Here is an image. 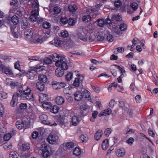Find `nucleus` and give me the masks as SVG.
Segmentation results:
<instances>
[{"label":"nucleus","mask_w":158,"mask_h":158,"mask_svg":"<svg viewBox=\"0 0 158 158\" xmlns=\"http://www.w3.org/2000/svg\"><path fill=\"white\" fill-rule=\"evenodd\" d=\"M27 0H20V3L26 1L27 2ZM28 2H30L32 7L35 8L33 9L31 13L30 20L32 22L36 21L39 16V4L37 0H28Z\"/></svg>","instance_id":"obj_1"},{"label":"nucleus","mask_w":158,"mask_h":158,"mask_svg":"<svg viewBox=\"0 0 158 158\" xmlns=\"http://www.w3.org/2000/svg\"><path fill=\"white\" fill-rule=\"evenodd\" d=\"M20 99L33 100V97L30 88L26 85H20Z\"/></svg>","instance_id":"obj_2"},{"label":"nucleus","mask_w":158,"mask_h":158,"mask_svg":"<svg viewBox=\"0 0 158 158\" xmlns=\"http://www.w3.org/2000/svg\"><path fill=\"white\" fill-rule=\"evenodd\" d=\"M55 64L57 67H60V68L64 70H67L69 67L67 61L64 57H60V59L56 61Z\"/></svg>","instance_id":"obj_3"},{"label":"nucleus","mask_w":158,"mask_h":158,"mask_svg":"<svg viewBox=\"0 0 158 158\" xmlns=\"http://www.w3.org/2000/svg\"><path fill=\"white\" fill-rule=\"evenodd\" d=\"M39 118L41 123L43 124L49 125L50 126H56L57 125V124L55 122L52 123L51 122L48 120V117L47 115L45 114L41 115L39 117Z\"/></svg>","instance_id":"obj_4"},{"label":"nucleus","mask_w":158,"mask_h":158,"mask_svg":"<svg viewBox=\"0 0 158 158\" xmlns=\"http://www.w3.org/2000/svg\"><path fill=\"white\" fill-rule=\"evenodd\" d=\"M0 71H2V73L7 75L12 76L13 75V73L11 69L9 67L6 66L3 64H2L1 61H0Z\"/></svg>","instance_id":"obj_5"},{"label":"nucleus","mask_w":158,"mask_h":158,"mask_svg":"<svg viewBox=\"0 0 158 158\" xmlns=\"http://www.w3.org/2000/svg\"><path fill=\"white\" fill-rule=\"evenodd\" d=\"M42 155L43 158H49L51 154L47 144H44L42 145Z\"/></svg>","instance_id":"obj_6"},{"label":"nucleus","mask_w":158,"mask_h":158,"mask_svg":"<svg viewBox=\"0 0 158 158\" xmlns=\"http://www.w3.org/2000/svg\"><path fill=\"white\" fill-rule=\"evenodd\" d=\"M48 142L50 144L57 143L59 141L58 137L55 134H51L47 139Z\"/></svg>","instance_id":"obj_7"},{"label":"nucleus","mask_w":158,"mask_h":158,"mask_svg":"<svg viewBox=\"0 0 158 158\" xmlns=\"http://www.w3.org/2000/svg\"><path fill=\"white\" fill-rule=\"evenodd\" d=\"M77 73H78V74L77 73L78 77L75 78L73 85V86L77 87L80 85V81H82L84 79L83 75L80 74L78 72Z\"/></svg>","instance_id":"obj_8"},{"label":"nucleus","mask_w":158,"mask_h":158,"mask_svg":"<svg viewBox=\"0 0 158 158\" xmlns=\"http://www.w3.org/2000/svg\"><path fill=\"white\" fill-rule=\"evenodd\" d=\"M19 95L18 93L16 92L13 94L12 99L10 103V106H11L15 107L17 105Z\"/></svg>","instance_id":"obj_9"},{"label":"nucleus","mask_w":158,"mask_h":158,"mask_svg":"<svg viewBox=\"0 0 158 158\" xmlns=\"http://www.w3.org/2000/svg\"><path fill=\"white\" fill-rule=\"evenodd\" d=\"M78 117L77 116H74L73 117L72 119V123L73 125L76 126L79 123V118L82 117L83 115V114L82 112L80 114L77 115Z\"/></svg>","instance_id":"obj_10"},{"label":"nucleus","mask_w":158,"mask_h":158,"mask_svg":"<svg viewBox=\"0 0 158 158\" xmlns=\"http://www.w3.org/2000/svg\"><path fill=\"white\" fill-rule=\"evenodd\" d=\"M74 96L75 100L79 101L82 99L84 96L83 95L81 90H78L75 92L74 94Z\"/></svg>","instance_id":"obj_11"},{"label":"nucleus","mask_w":158,"mask_h":158,"mask_svg":"<svg viewBox=\"0 0 158 158\" xmlns=\"http://www.w3.org/2000/svg\"><path fill=\"white\" fill-rule=\"evenodd\" d=\"M76 36L79 39L84 42L87 41L88 40L86 35L82 31L77 32L76 34Z\"/></svg>","instance_id":"obj_12"},{"label":"nucleus","mask_w":158,"mask_h":158,"mask_svg":"<svg viewBox=\"0 0 158 158\" xmlns=\"http://www.w3.org/2000/svg\"><path fill=\"white\" fill-rule=\"evenodd\" d=\"M30 125V123L28 119L27 118H25L24 120H23L20 123V129L23 127L27 128L29 127Z\"/></svg>","instance_id":"obj_13"},{"label":"nucleus","mask_w":158,"mask_h":158,"mask_svg":"<svg viewBox=\"0 0 158 158\" xmlns=\"http://www.w3.org/2000/svg\"><path fill=\"white\" fill-rule=\"evenodd\" d=\"M52 85H56L57 86L56 89H60L64 87L65 86V83L64 82H57L56 81H54L52 82Z\"/></svg>","instance_id":"obj_14"},{"label":"nucleus","mask_w":158,"mask_h":158,"mask_svg":"<svg viewBox=\"0 0 158 158\" xmlns=\"http://www.w3.org/2000/svg\"><path fill=\"white\" fill-rule=\"evenodd\" d=\"M36 72L34 70H32L27 73V76L29 78L33 80L34 79L35 76L36 75Z\"/></svg>","instance_id":"obj_15"},{"label":"nucleus","mask_w":158,"mask_h":158,"mask_svg":"<svg viewBox=\"0 0 158 158\" xmlns=\"http://www.w3.org/2000/svg\"><path fill=\"white\" fill-rule=\"evenodd\" d=\"M73 42L70 40H68L63 42V46L66 48H69L73 46Z\"/></svg>","instance_id":"obj_16"},{"label":"nucleus","mask_w":158,"mask_h":158,"mask_svg":"<svg viewBox=\"0 0 158 158\" xmlns=\"http://www.w3.org/2000/svg\"><path fill=\"white\" fill-rule=\"evenodd\" d=\"M24 35L28 39H31L33 37V32L30 29L26 30L24 32Z\"/></svg>","instance_id":"obj_17"},{"label":"nucleus","mask_w":158,"mask_h":158,"mask_svg":"<svg viewBox=\"0 0 158 158\" xmlns=\"http://www.w3.org/2000/svg\"><path fill=\"white\" fill-rule=\"evenodd\" d=\"M64 70L60 68H57L55 71V75L57 77H61L64 74Z\"/></svg>","instance_id":"obj_18"},{"label":"nucleus","mask_w":158,"mask_h":158,"mask_svg":"<svg viewBox=\"0 0 158 158\" xmlns=\"http://www.w3.org/2000/svg\"><path fill=\"white\" fill-rule=\"evenodd\" d=\"M39 96V100L42 103L46 101L48 98V96L46 94H40Z\"/></svg>","instance_id":"obj_19"},{"label":"nucleus","mask_w":158,"mask_h":158,"mask_svg":"<svg viewBox=\"0 0 158 158\" xmlns=\"http://www.w3.org/2000/svg\"><path fill=\"white\" fill-rule=\"evenodd\" d=\"M11 31L13 34V35L15 37L18 38L20 35L19 29V28L18 27H15L13 28V30L11 29Z\"/></svg>","instance_id":"obj_20"},{"label":"nucleus","mask_w":158,"mask_h":158,"mask_svg":"<svg viewBox=\"0 0 158 158\" xmlns=\"http://www.w3.org/2000/svg\"><path fill=\"white\" fill-rule=\"evenodd\" d=\"M50 43L51 44L56 47L60 46L61 45V42L57 38H55L53 40L51 41Z\"/></svg>","instance_id":"obj_21"},{"label":"nucleus","mask_w":158,"mask_h":158,"mask_svg":"<svg viewBox=\"0 0 158 158\" xmlns=\"http://www.w3.org/2000/svg\"><path fill=\"white\" fill-rule=\"evenodd\" d=\"M103 134L102 131L100 130L97 131L95 133L94 136V139L96 140H98L102 136Z\"/></svg>","instance_id":"obj_22"},{"label":"nucleus","mask_w":158,"mask_h":158,"mask_svg":"<svg viewBox=\"0 0 158 158\" xmlns=\"http://www.w3.org/2000/svg\"><path fill=\"white\" fill-rule=\"evenodd\" d=\"M55 102L57 105H61L64 103V100L62 96H58L56 98Z\"/></svg>","instance_id":"obj_23"},{"label":"nucleus","mask_w":158,"mask_h":158,"mask_svg":"<svg viewBox=\"0 0 158 158\" xmlns=\"http://www.w3.org/2000/svg\"><path fill=\"white\" fill-rule=\"evenodd\" d=\"M38 79L40 82L44 83L47 82L48 80L47 76L43 74L40 75L39 76Z\"/></svg>","instance_id":"obj_24"},{"label":"nucleus","mask_w":158,"mask_h":158,"mask_svg":"<svg viewBox=\"0 0 158 158\" xmlns=\"http://www.w3.org/2000/svg\"><path fill=\"white\" fill-rule=\"evenodd\" d=\"M36 87L39 90L43 91L44 89V83L39 82L36 84Z\"/></svg>","instance_id":"obj_25"},{"label":"nucleus","mask_w":158,"mask_h":158,"mask_svg":"<svg viewBox=\"0 0 158 158\" xmlns=\"http://www.w3.org/2000/svg\"><path fill=\"white\" fill-rule=\"evenodd\" d=\"M96 41H102L104 40V37L102 34L100 32H98L96 34Z\"/></svg>","instance_id":"obj_26"},{"label":"nucleus","mask_w":158,"mask_h":158,"mask_svg":"<svg viewBox=\"0 0 158 158\" xmlns=\"http://www.w3.org/2000/svg\"><path fill=\"white\" fill-rule=\"evenodd\" d=\"M79 139L82 143H86L88 140V137L85 134H82L80 136Z\"/></svg>","instance_id":"obj_27"},{"label":"nucleus","mask_w":158,"mask_h":158,"mask_svg":"<svg viewBox=\"0 0 158 158\" xmlns=\"http://www.w3.org/2000/svg\"><path fill=\"white\" fill-rule=\"evenodd\" d=\"M108 141L107 139L104 140L102 143V148L104 150H106L109 146Z\"/></svg>","instance_id":"obj_28"},{"label":"nucleus","mask_w":158,"mask_h":158,"mask_svg":"<svg viewBox=\"0 0 158 158\" xmlns=\"http://www.w3.org/2000/svg\"><path fill=\"white\" fill-rule=\"evenodd\" d=\"M81 151L79 147H76L73 152V154L76 156H78L81 154Z\"/></svg>","instance_id":"obj_29"},{"label":"nucleus","mask_w":158,"mask_h":158,"mask_svg":"<svg viewBox=\"0 0 158 158\" xmlns=\"http://www.w3.org/2000/svg\"><path fill=\"white\" fill-rule=\"evenodd\" d=\"M29 26V24L27 20L25 19L23 20V23L22 24V28L23 29H25Z\"/></svg>","instance_id":"obj_30"},{"label":"nucleus","mask_w":158,"mask_h":158,"mask_svg":"<svg viewBox=\"0 0 158 158\" xmlns=\"http://www.w3.org/2000/svg\"><path fill=\"white\" fill-rule=\"evenodd\" d=\"M11 21L14 25L17 24L19 22V18L16 15H15L11 17Z\"/></svg>","instance_id":"obj_31"},{"label":"nucleus","mask_w":158,"mask_h":158,"mask_svg":"<svg viewBox=\"0 0 158 158\" xmlns=\"http://www.w3.org/2000/svg\"><path fill=\"white\" fill-rule=\"evenodd\" d=\"M125 153V152L124 149H118L117 150L116 154L118 156L121 157L124 155Z\"/></svg>","instance_id":"obj_32"},{"label":"nucleus","mask_w":158,"mask_h":158,"mask_svg":"<svg viewBox=\"0 0 158 158\" xmlns=\"http://www.w3.org/2000/svg\"><path fill=\"white\" fill-rule=\"evenodd\" d=\"M127 27L126 23H122L119 25V29L121 31H125L127 30Z\"/></svg>","instance_id":"obj_33"},{"label":"nucleus","mask_w":158,"mask_h":158,"mask_svg":"<svg viewBox=\"0 0 158 158\" xmlns=\"http://www.w3.org/2000/svg\"><path fill=\"white\" fill-rule=\"evenodd\" d=\"M69 11L71 12H74L77 9V6L75 5H70L68 7Z\"/></svg>","instance_id":"obj_34"},{"label":"nucleus","mask_w":158,"mask_h":158,"mask_svg":"<svg viewBox=\"0 0 158 158\" xmlns=\"http://www.w3.org/2000/svg\"><path fill=\"white\" fill-rule=\"evenodd\" d=\"M10 84L12 88H16L18 90V91L19 92V93H20V87H19V83L18 82H12Z\"/></svg>","instance_id":"obj_35"},{"label":"nucleus","mask_w":158,"mask_h":158,"mask_svg":"<svg viewBox=\"0 0 158 158\" xmlns=\"http://www.w3.org/2000/svg\"><path fill=\"white\" fill-rule=\"evenodd\" d=\"M42 106L43 108L46 109H50L52 107L51 103L48 102H44L42 104Z\"/></svg>","instance_id":"obj_36"},{"label":"nucleus","mask_w":158,"mask_h":158,"mask_svg":"<svg viewBox=\"0 0 158 158\" xmlns=\"http://www.w3.org/2000/svg\"><path fill=\"white\" fill-rule=\"evenodd\" d=\"M117 68H116L115 66H114V65L111 66V68H110V71L114 77H115L117 75Z\"/></svg>","instance_id":"obj_37"},{"label":"nucleus","mask_w":158,"mask_h":158,"mask_svg":"<svg viewBox=\"0 0 158 158\" xmlns=\"http://www.w3.org/2000/svg\"><path fill=\"white\" fill-rule=\"evenodd\" d=\"M30 41L33 43L38 44L42 43L43 40L42 39L39 38H36L34 39L32 38L31 39Z\"/></svg>","instance_id":"obj_38"},{"label":"nucleus","mask_w":158,"mask_h":158,"mask_svg":"<svg viewBox=\"0 0 158 158\" xmlns=\"http://www.w3.org/2000/svg\"><path fill=\"white\" fill-rule=\"evenodd\" d=\"M12 146L11 143L9 142L5 143L3 145V148L7 150L10 149L12 148Z\"/></svg>","instance_id":"obj_39"},{"label":"nucleus","mask_w":158,"mask_h":158,"mask_svg":"<svg viewBox=\"0 0 158 158\" xmlns=\"http://www.w3.org/2000/svg\"><path fill=\"white\" fill-rule=\"evenodd\" d=\"M68 19L66 17H61L60 19V24L61 25H64L67 23Z\"/></svg>","instance_id":"obj_40"},{"label":"nucleus","mask_w":158,"mask_h":158,"mask_svg":"<svg viewBox=\"0 0 158 158\" xmlns=\"http://www.w3.org/2000/svg\"><path fill=\"white\" fill-rule=\"evenodd\" d=\"M59 108L57 106H54L52 107H51L50 109V112L53 113H57L59 111Z\"/></svg>","instance_id":"obj_41"},{"label":"nucleus","mask_w":158,"mask_h":158,"mask_svg":"<svg viewBox=\"0 0 158 158\" xmlns=\"http://www.w3.org/2000/svg\"><path fill=\"white\" fill-rule=\"evenodd\" d=\"M9 156L10 158H17L19 156V154L16 152L12 151L10 152Z\"/></svg>","instance_id":"obj_42"},{"label":"nucleus","mask_w":158,"mask_h":158,"mask_svg":"<svg viewBox=\"0 0 158 158\" xmlns=\"http://www.w3.org/2000/svg\"><path fill=\"white\" fill-rule=\"evenodd\" d=\"M30 145L29 143H25L23 144L22 148L24 151H25L29 150L30 148Z\"/></svg>","instance_id":"obj_43"},{"label":"nucleus","mask_w":158,"mask_h":158,"mask_svg":"<svg viewBox=\"0 0 158 158\" xmlns=\"http://www.w3.org/2000/svg\"><path fill=\"white\" fill-rule=\"evenodd\" d=\"M73 77V73L69 72L65 75V79L67 81H70Z\"/></svg>","instance_id":"obj_44"},{"label":"nucleus","mask_w":158,"mask_h":158,"mask_svg":"<svg viewBox=\"0 0 158 158\" xmlns=\"http://www.w3.org/2000/svg\"><path fill=\"white\" fill-rule=\"evenodd\" d=\"M81 91L83 94H85V98H88L90 97V93L88 90L84 89L83 91L81 90Z\"/></svg>","instance_id":"obj_45"},{"label":"nucleus","mask_w":158,"mask_h":158,"mask_svg":"<svg viewBox=\"0 0 158 158\" xmlns=\"http://www.w3.org/2000/svg\"><path fill=\"white\" fill-rule=\"evenodd\" d=\"M91 17L89 15H85L82 18V21L83 22H86L90 21L91 20Z\"/></svg>","instance_id":"obj_46"},{"label":"nucleus","mask_w":158,"mask_h":158,"mask_svg":"<svg viewBox=\"0 0 158 158\" xmlns=\"http://www.w3.org/2000/svg\"><path fill=\"white\" fill-rule=\"evenodd\" d=\"M65 146L68 149H70L74 147V144L72 142H68L66 143Z\"/></svg>","instance_id":"obj_47"},{"label":"nucleus","mask_w":158,"mask_h":158,"mask_svg":"<svg viewBox=\"0 0 158 158\" xmlns=\"http://www.w3.org/2000/svg\"><path fill=\"white\" fill-rule=\"evenodd\" d=\"M60 34V35H59V36L64 38L67 37L69 35L68 33L66 31H62Z\"/></svg>","instance_id":"obj_48"},{"label":"nucleus","mask_w":158,"mask_h":158,"mask_svg":"<svg viewBox=\"0 0 158 158\" xmlns=\"http://www.w3.org/2000/svg\"><path fill=\"white\" fill-rule=\"evenodd\" d=\"M114 66H115L117 69H119V71L121 73H123L125 72L124 68L123 66H120L115 64H114Z\"/></svg>","instance_id":"obj_49"},{"label":"nucleus","mask_w":158,"mask_h":158,"mask_svg":"<svg viewBox=\"0 0 158 158\" xmlns=\"http://www.w3.org/2000/svg\"><path fill=\"white\" fill-rule=\"evenodd\" d=\"M53 10L55 14H58L60 12L61 9L59 6H56L53 8Z\"/></svg>","instance_id":"obj_50"},{"label":"nucleus","mask_w":158,"mask_h":158,"mask_svg":"<svg viewBox=\"0 0 158 158\" xmlns=\"http://www.w3.org/2000/svg\"><path fill=\"white\" fill-rule=\"evenodd\" d=\"M42 25L43 27L46 29H48L51 27L50 23L47 22H44Z\"/></svg>","instance_id":"obj_51"},{"label":"nucleus","mask_w":158,"mask_h":158,"mask_svg":"<svg viewBox=\"0 0 158 158\" xmlns=\"http://www.w3.org/2000/svg\"><path fill=\"white\" fill-rule=\"evenodd\" d=\"M96 35L91 34L89 36V40L90 42H93L96 41Z\"/></svg>","instance_id":"obj_52"},{"label":"nucleus","mask_w":158,"mask_h":158,"mask_svg":"<svg viewBox=\"0 0 158 158\" xmlns=\"http://www.w3.org/2000/svg\"><path fill=\"white\" fill-rule=\"evenodd\" d=\"M103 111L104 112L103 114L104 115V116L110 115L111 114L112 112L111 109L109 108L106 109Z\"/></svg>","instance_id":"obj_53"},{"label":"nucleus","mask_w":158,"mask_h":158,"mask_svg":"<svg viewBox=\"0 0 158 158\" xmlns=\"http://www.w3.org/2000/svg\"><path fill=\"white\" fill-rule=\"evenodd\" d=\"M11 137L10 134L8 133L5 135L4 136L3 139L4 141H7L9 140Z\"/></svg>","instance_id":"obj_54"},{"label":"nucleus","mask_w":158,"mask_h":158,"mask_svg":"<svg viewBox=\"0 0 158 158\" xmlns=\"http://www.w3.org/2000/svg\"><path fill=\"white\" fill-rule=\"evenodd\" d=\"M52 60L53 61H56L58 60V59H56V58L57 59H60V56L59 54H58L57 53H54L52 56Z\"/></svg>","instance_id":"obj_55"},{"label":"nucleus","mask_w":158,"mask_h":158,"mask_svg":"<svg viewBox=\"0 0 158 158\" xmlns=\"http://www.w3.org/2000/svg\"><path fill=\"white\" fill-rule=\"evenodd\" d=\"M135 100L136 103H140L142 101V98L139 95H137L135 97Z\"/></svg>","instance_id":"obj_56"},{"label":"nucleus","mask_w":158,"mask_h":158,"mask_svg":"<svg viewBox=\"0 0 158 158\" xmlns=\"http://www.w3.org/2000/svg\"><path fill=\"white\" fill-rule=\"evenodd\" d=\"M107 39L108 41L110 42H112L114 40V38L112 35L108 34L107 36Z\"/></svg>","instance_id":"obj_57"},{"label":"nucleus","mask_w":158,"mask_h":158,"mask_svg":"<svg viewBox=\"0 0 158 158\" xmlns=\"http://www.w3.org/2000/svg\"><path fill=\"white\" fill-rule=\"evenodd\" d=\"M10 5H13L15 6V7H18L19 6V3L17 2V0H12V1L10 2Z\"/></svg>","instance_id":"obj_58"},{"label":"nucleus","mask_w":158,"mask_h":158,"mask_svg":"<svg viewBox=\"0 0 158 158\" xmlns=\"http://www.w3.org/2000/svg\"><path fill=\"white\" fill-rule=\"evenodd\" d=\"M27 106L26 103H20V110H25L27 109Z\"/></svg>","instance_id":"obj_59"},{"label":"nucleus","mask_w":158,"mask_h":158,"mask_svg":"<svg viewBox=\"0 0 158 158\" xmlns=\"http://www.w3.org/2000/svg\"><path fill=\"white\" fill-rule=\"evenodd\" d=\"M76 23V21L72 18H69V20H68L67 23L70 26L73 25Z\"/></svg>","instance_id":"obj_60"},{"label":"nucleus","mask_w":158,"mask_h":158,"mask_svg":"<svg viewBox=\"0 0 158 158\" xmlns=\"http://www.w3.org/2000/svg\"><path fill=\"white\" fill-rule=\"evenodd\" d=\"M89 108V106L87 105L82 104L80 106V109L82 111L86 110Z\"/></svg>","instance_id":"obj_61"},{"label":"nucleus","mask_w":158,"mask_h":158,"mask_svg":"<svg viewBox=\"0 0 158 158\" xmlns=\"http://www.w3.org/2000/svg\"><path fill=\"white\" fill-rule=\"evenodd\" d=\"M131 6L134 10H136L138 8V5L136 3L133 2L131 4Z\"/></svg>","instance_id":"obj_62"},{"label":"nucleus","mask_w":158,"mask_h":158,"mask_svg":"<svg viewBox=\"0 0 158 158\" xmlns=\"http://www.w3.org/2000/svg\"><path fill=\"white\" fill-rule=\"evenodd\" d=\"M98 26L101 27H103L105 25V21L103 19L98 20Z\"/></svg>","instance_id":"obj_63"},{"label":"nucleus","mask_w":158,"mask_h":158,"mask_svg":"<svg viewBox=\"0 0 158 158\" xmlns=\"http://www.w3.org/2000/svg\"><path fill=\"white\" fill-rule=\"evenodd\" d=\"M7 97L6 94L4 92H0V99H5Z\"/></svg>","instance_id":"obj_64"}]
</instances>
